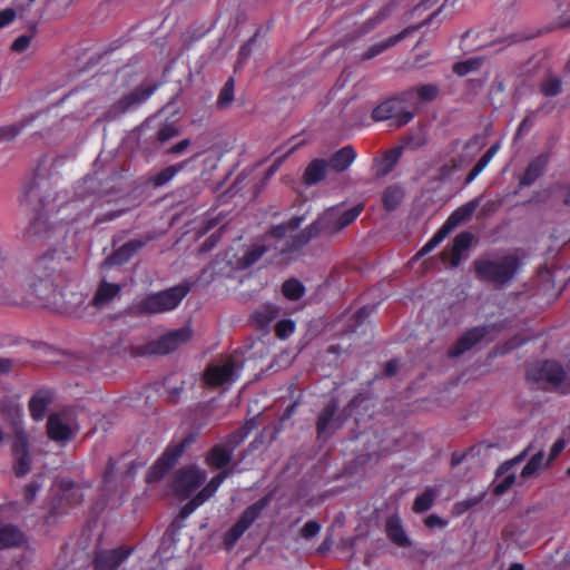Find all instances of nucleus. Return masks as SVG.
Here are the masks:
<instances>
[{
	"label": "nucleus",
	"mask_w": 570,
	"mask_h": 570,
	"mask_svg": "<svg viewBox=\"0 0 570 570\" xmlns=\"http://www.w3.org/2000/svg\"><path fill=\"white\" fill-rule=\"evenodd\" d=\"M69 279L63 261L55 250L39 256L31 266L27 281L31 292L48 304H57Z\"/></svg>",
	"instance_id": "nucleus-1"
},
{
	"label": "nucleus",
	"mask_w": 570,
	"mask_h": 570,
	"mask_svg": "<svg viewBox=\"0 0 570 570\" xmlns=\"http://www.w3.org/2000/svg\"><path fill=\"white\" fill-rule=\"evenodd\" d=\"M49 183L43 178H36L23 193L24 202L32 207L35 216L31 219L26 237L31 242L49 240L61 236L63 228L56 222H49L50 214L56 212V204L50 195H43Z\"/></svg>",
	"instance_id": "nucleus-2"
},
{
	"label": "nucleus",
	"mask_w": 570,
	"mask_h": 570,
	"mask_svg": "<svg viewBox=\"0 0 570 570\" xmlns=\"http://www.w3.org/2000/svg\"><path fill=\"white\" fill-rule=\"evenodd\" d=\"M363 205L358 204L350 209L333 206L326 209L311 225L305 227L292 239L291 246L282 248L283 253L297 252L320 235H335L352 224L362 213Z\"/></svg>",
	"instance_id": "nucleus-3"
},
{
	"label": "nucleus",
	"mask_w": 570,
	"mask_h": 570,
	"mask_svg": "<svg viewBox=\"0 0 570 570\" xmlns=\"http://www.w3.org/2000/svg\"><path fill=\"white\" fill-rule=\"evenodd\" d=\"M521 265L520 258L513 254L499 257L482 256L473 262L476 278L497 286L509 285L515 278Z\"/></svg>",
	"instance_id": "nucleus-4"
},
{
	"label": "nucleus",
	"mask_w": 570,
	"mask_h": 570,
	"mask_svg": "<svg viewBox=\"0 0 570 570\" xmlns=\"http://www.w3.org/2000/svg\"><path fill=\"white\" fill-rule=\"evenodd\" d=\"M527 379L546 391L570 394V374L556 361L531 364L527 371Z\"/></svg>",
	"instance_id": "nucleus-5"
},
{
	"label": "nucleus",
	"mask_w": 570,
	"mask_h": 570,
	"mask_svg": "<svg viewBox=\"0 0 570 570\" xmlns=\"http://www.w3.org/2000/svg\"><path fill=\"white\" fill-rule=\"evenodd\" d=\"M190 287L179 284L161 292L150 293L135 304L139 314L154 315L174 311L179 306Z\"/></svg>",
	"instance_id": "nucleus-6"
},
{
	"label": "nucleus",
	"mask_w": 570,
	"mask_h": 570,
	"mask_svg": "<svg viewBox=\"0 0 570 570\" xmlns=\"http://www.w3.org/2000/svg\"><path fill=\"white\" fill-rule=\"evenodd\" d=\"M193 334L190 326L173 330L156 340L135 346L132 353L136 356L167 355L186 345Z\"/></svg>",
	"instance_id": "nucleus-7"
},
{
	"label": "nucleus",
	"mask_w": 570,
	"mask_h": 570,
	"mask_svg": "<svg viewBox=\"0 0 570 570\" xmlns=\"http://www.w3.org/2000/svg\"><path fill=\"white\" fill-rule=\"evenodd\" d=\"M272 495L267 494L248 505L240 514L237 522L232 525L224 534V546L227 550L235 547L244 533L254 524L261 517L263 511L269 505Z\"/></svg>",
	"instance_id": "nucleus-8"
},
{
	"label": "nucleus",
	"mask_w": 570,
	"mask_h": 570,
	"mask_svg": "<svg viewBox=\"0 0 570 570\" xmlns=\"http://www.w3.org/2000/svg\"><path fill=\"white\" fill-rule=\"evenodd\" d=\"M156 89L157 86L141 85L136 87L110 105L104 115V119L107 121H114L122 115L138 109L153 96Z\"/></svg>",
	"instance_id": "nucleus-9"
},
{
	"label": "nucleus",
	"mask_w": 570,
	"mask_h": 570,
	"mask_svg": "<svg viewBox=\"0 0 570 570\" xmlns=\"http://www.w3.org/2000/svg\"><path fill=\"white\" fill-rule=\"evenodd\" d=\"M187 444V439L175 444H169L161 456L150 468L146 478L147 482L151 483L161 480L176 465Z\"/></svg>",
	"instance_id": "nucleus-10"
},
{
	"label": "nucleus",
	"mask_w": 570,
	"mask_h": 570,
	"mask_svg": "<svg viewBox=\"0 0 570 570\" xmlns=\"http://www.w3.org/2000/svg\"><path fill=\"white\" fill-rule=\"evenodd\" d=\"M242 364L238 360L229 357L222 364H212L205 372V382L213 387L232 384L240 373Z\"/></svg>",
	"instance_id": "nucleus-11"
},
{
	"label": "nucleus",
	"mask_w": 570,
	"mask_h": 570,
	"mask_svg": "<svg viewBox=\"0 0 570 570\" xmlns=\"http://www.w3.org/2000/svg\"><path fill=\"white\" fill-rule=\"evenodd\" d=\"M207 473L198 466L179 469L174 476L173 488L183 499L190 497L206 480Z\"/></svg>",
	"instance_id": "nucleus-12"
},
{
	"label": "nucleus",
	"mask_w": 570,
	"mask_h": 570,
	"mask_svg": "<svg viewBox=\"0 0 570 570\" xmlns=\"http://www.w3.org/2000/svg\"><path fill=\"white\" fill-rule=\"evenodd\" d=\"M134 549L126 546L99 548L94 556L95 570H117L132 554Z\"/></svg>",
	"instance_id": "nucleus-13"
},
{
	"label": "nucleus",
	"mask_w": 570,
	"mask_h": 570,
	"mask_svg": "<svg viewBox=\"0 0 570 570\" xmlns=\"http://www.w3.org/2000/svg\"><path fill=\"white\" fill-rule=\"evenodd\" d=\"M372 117L375 121L393 120L397 127L409 124L413 118V112L403 107L399 98H391L373 109Z\"/></svg>",
	"instance_id": "nucleus-14"
},
{
	"label": "nucleus",
	"mask_w": 570,
	"mask_h": 570,
	"mask_svg": "<svg viewBox=\"0 0 570 570\" xmlns=\"http://www.w3.org/2000/svg\"><path fill=\"white\" fill-rule=\"evenodd\" d=\"M531 444L521 451L514 458L504 461L498 468L494 480L492 481V492L497 495L505 493L515 482V474L511 470L519 463H521L529 454Z\"/></svg>",
	"instance_id": "nucleus-15"
},
{
	"label": "nucleus",
	"mask_w": 570,
	"mask_h": 570,
	"mask_svg": "<svg viewBox=\"0 0 570 570\" xmlns=\"http://www.w3.org/2000/svg\"><path fill=\"white\" fill-rule=\"evenodd\" d=\"M76 428L69 417L63 414H51L47 421V433L50 440L58 443L68 442L76 433Z\"/></svg>",
	"instance_id": "nucleus-16"
},
{
	"label": "nucleus",
	"mask_w": 570,
	"mask_h": 570,
	"mask_svg": "<svg viewBox=\"0 0 570 570\" xmlns=\"http://www.w3.org/2000/svg\"><path fill=\"white\" fill-rule=\"evenodd\" d=\"M337 409V401L331 400L321 411L316 422L318 438L327 439L341 426L340 420L335 417Z\"/></svg>",
	"instance_id": "nucleus-17"
},
{
	"label": "nucleus",
	"mask_w": 570,
	"mask_h": 570,
	"mask_svg": "<svg viewBox=\"0 0 570 570\" xmlns=\"http://www.w3.org/2000/svg\"><path fill=\"white\" fill-rule=\"evenodd\" d=\"M303 222H304L303 216H294L289 220L272 227L271 230L267 234H265L263 237H269L271 243L273 244L272 249H274L275 252H278L281 255H289L293 252L283 253L282 248L289 247L292 239L294 237L286 240L285 244H283L281 247H278L276 245L275 240H281L284 237H286L289 232H294V230L298 229Z\"/></svg>",
	"instance_id": "nucleus-18"
},
{
	"label": "nucleus",
	"mask_w": 570,
	"mask_h": 570,
	"mask_svg": "<svg viewBox=\"0 0 570 570\" xmlns=\"http://www.w3.org/2000/svg\"><path fill=\"white\" fill-rule=\"evenodd\" d=\"M121 289L120 284L102 279L90 301V305L97 309L108 308L114 301L120 298Z\"/></svg>",
	"instance_id": "nucleus-19"
},
{
	"label": "nucleus",
	"mask_w": 570,
	"mask_h": 570,
	"mask_svg": "<svg viewBox=\"0 0 570 570\" xmlns=\"http://www.w3.org/2000/svg\"><path fill=\"white\" fill-rule=\"evenodd\" d=\"M273 244L269 237H262L248 247L243 256L238 258L236 267L246 269L256 264L266 253L271 252Z\"/></svg>",
	"instance_id": "nucleus-20"
},
{
	"label": "nucleus",
	"mask_w": 570,
	"mask_h": 570,
	"mask_svg": "<svg viewBox=\"0 0 570 570\" xmlns=\"http://www.w3.org/2000/svg\"><path fill=\"white\" fill-rule=\"evenodd\" d=\"M385 532L389 540L399 548H411L412 541L405 532L397 514L391 515L385 521Z\"/></svg>",
	"instance_id": "nucleus-21"
},
{
	"label": "nucleus",
	"mask_w": 570,
	"mask_h": 570,
	"mask_svg": "<svg viewBox=\"0 0 570 570\" xmlns=\"http://www.w3.org/2000/svg\"><path fill=\"white\" fill-rule=\"evenodd\" d=\"M487 334L485 327H474L466 331L449 351V356L456 357L469 351L478 342H480Z\"/></svg>",
	"instance_id": "nucleus-22"
},
{
	"label": "nucleus",
	"mask_w": 570,
	"mask_h": 570,
	"mask_svg": "<svg viewBox=\"0 0 570 570\" xmlns=\"http://www.w3.org/2000/svg\"><path fill=\"white\" fill-rule=\"evenodd\" d=\"M479 198H474L462 205L448 217L442 227L445 228L450 234L459 225L471 218L475 209L479 207Z\"/></svg>",
	"instance_id": "nucleus-23"
},
{
	"label": "nucleus",
	"mask_w": 570,
	"mask_h": 570,
	"mask_svg": "<svg viewBox=\"0 0 570 570\" xmlns=\"http://www.w3.org/2000/svg\"><path fill=\"white\" fill-rule=\"evenodd\" d=\"M548 163H549V156L548 154H541L539 156H537L535 158H533L523 176L521 177L519 184L521 187H528V186H531L532 184H534V181L543 175L547 166H548Z\"/></svg>",
	"instance_id": "nucleus-24"
},
{
	"label": "nucleus",
	"mask_w": 570,
	"mask_h": 570,
	"mask_svg": "<svg viewBox=\"0 0 570 570\" xmlns=\"http://www.w3.org/2000/svg\"><path fill=\"white\" fill-rule=\"evenodd\" d=\"M151 237L146 239H131L120 246L110 257V264H125L127 263L139 249H141Z\"/></svg>",
	"instance_id": "nucleus-25"
},
{
	"label": "nucleus",
	"mask_w": 570,
	"mask_h": 570,
	"mask_svg": "<svg viewBox=\"0 0 570 570\" xmlns=\"http://www.w3.org/2000/svg\"><path fill=\"white\" fill-rule=\"evenodd\" d=\"M356 156L355 149L351 145H347L335 151L327 164L333 170L343 173L350 168L356 159Z\"/></svg>",
	"instance_id": "nucleus-26"
},
{
	"label": "nucleus",
	"mask_w": 570,
	"mask_h": 570,
	"mask_svg": "<svg viewBox=\"0 0 570 570\" xmlns=\"http://www.w3.org/2000/svg\"><path fill=\"white\" fill-rule=\"evenodd\" d=\"M23 542L24 535L16 525L0 520V551L19 547Z\"/></svg>",
	"instance_id": "nucleus-27"
},
{
	"label": "nucleus",
	"mask_w": 570,
	"mask_h": 570,
	"mask_svg": "<svg viewBox=\"0 0 570 570\" xmlns=\"http://www.w3.org/2000/svg\"><path fill=\"white\" fill-rule=\"evenodd\" d=\"M234 451L224 443L214 445L206 455V463L217 470L224 469L232 461Z\"/></svg>",
	"instance_id": "nucleus-28"
},
{
	"label": "nucleus",
	"mask_w": 570,
	"mask_h": 570,
	"mask_svg": "<svg viewBox=\"0 0 570 570\" xmlns=\"http://www.w3.org/2000/svg\"><path fill=\"white\" fill-rule=\"evenodd\" d=\"M328 167V164L325 159L316 158L313 159L306 167L304 175H303V181L304 184L312 186L321 180H323L326 176V169Z\"/></svg>",
	"instance_id": "nucleus-29"
},
{
	"label": "nucleus",
	"mask_w": 570,
	"mask_h": 570,
	"mask_svg": "<svg viewBox=\"0 0 570 570\" xmlns=\"http://www.w3.org/2000/svg\"><path fill=\"white\" fill-rule=\"evenodd\" d=\"M411 29L410 28H406L404 30H402L401 32H399L397 35L395 36H392L390 38H387L386 40L384 41H381V42H377V43H374L373 46H371L364 53H363V59L365 60H370L376 56H379L380 53H382L383 51H385L386 49L395 46L396 43H399L400 41H402L403 39H405L407 37V35L410 33Z\"/></svg>",
	"instance_id": "nucleus-30"
},
{
	"label": "nucleus",
	"mask_w": 570,
	"mask_h": 570,
	"mask_svg": "<svg viewBox=\"0 0 570 570\" xmlns=\"http://www.w3.org/2000/svg\"><path fill=\"white\" fill-rule=\"evenodd\" d=\"M472 243V234L469 232H463L458 234L453 239V245L451 248V266L456 267L460 265L462 261V253L466 250Z\"/></svg>",
	"instance_id": "nucleus-31"
},
{
	"label": "nucleus",
	"mask_w": 570,
	"mask_h": 570,
	"mask_svg": "<svg viewBox=\"0 0 570 570\" xmlns=\"http://www.w3.org/2000/svg\"><path fill=\"white\" fill-rule=\"evenodd\" d=\"M550 460H544L543 450H539L531 456L528 463L523 466L520 476L524 480L537 476L540 471L549 466Z\"/></svg>",
	"instance_id": "nucleus-32"
},
{
	"label": "nucleus",
	"mask_w": 570,
	"mask_h": 570,
	"mask_svg": "<svg viewBox=\"0 0 570 570\" xmlns=\"http://www.w3.org/2000/svg\"><path fill=\"white\" fill-rule=\"evenodd\" d=\"M190 163V159L183 160L180 163H177L175 165L168 166L167 168L160 170L159 173L155 174L150 177L149 181L155 187H160L170 181L178 173L184 170L187 165Z\"/></svg>",
	"instance_id": "nucleus-33"
},
{
	"label": "nucleus",
	"mask_w": 570,
	"mask_h": 570,
	"mask_svg": "<svg viewBox=\"0 0 570 570\" xmlns=\"http://www.w3.org/2000/svg\"><path fill=\"white\" fill-rule=\"evenodd\" d=\"M402 154L401 148L390 150L382 159L374 165V171L377 177L387 175L393 170Z\"/></svg>",
	"instance_id": "nucleus-34"
},
{
	"label": "nucleus",
	"mask_w": 570,
	"mask_h": 570,
	"mask_svg": "<svg viewBox=\"0 0 570 570\" xmlns=\"http://www.w3.org/2000/svg\"><path fill=\"white\" fill-rule=\"evenodd\" d=\"M135 473V465L131 464L126 472L118 476L116 473V462L110 458L104 473V483L106 485H111L114 482L119 480V482L124 484L128 480L132 479Z\"/></svg>",
	"instance_id": "nucleus-35"
},
{
	"label": "nucleus",
	"mask_w": 570,
	"mask_h": 570,
	"mask_svg": "<svg viewBox=\"0 0 570 570\" xmlns=\"http://www.w3.org/2000/svg\"><path fill=\"white\" fill-rule=\"evenodd\" d=\"M439 495V489L428 487L422 493L416 495L414 499L412 509L415 513H423L428 511L434 503L436 497Z\"/></svg>",
	"instance_id": "nucleus-36"
},
{
	"label": "nucleus",
	"mask_w": 570,
	"mask_h": 570,
	"mask_svg": "<svg viewBox=\"0 0 570 570\" xmlns=\"http://www.w3.org/2000/svg\"><path fill=\"white\" fill-rule=\"evenodd\" d=\"M281 313L278 306L274 304H265L254 314V320L261 328L267 327Z\"/></svg>",
	"instance_id": "nucleus-37"
},
{
	"label": "nucleus",
	"mask_w": 570,
	"mask_h": 570,
	"mask_svg": "<svg viewBox=\"0 0 570 570\" xmlns=\"http://www.w3.org/2000/svg\"><path fill=\"white\" fill-rule=\"evenodd\" d=\"M49 401H50V397L41 392L37 393L36 395H33L31 397V400L29 402V410H30L31 416L36 421H40L43 419V416L47 412V409H48Z\"/></svg>",
	"instance_id": "nucleus-38"
},
{
	"label": "nucleus",
	"mask_w": 570,
	"mask_h": 570,
	"mask_svg": "<svg viewBox=\"0 0 570 570\" xmlns=\"http://www.w3.org/2000/svg\"><path fill=\"white\" fill-rule=\"evenodd\" d=\"M562 90V79L556 75H548L540 83V92L544 97H556Z\"/></svg>",
	"instance_id": "nucleus-39"
},
{
	"label": "nucleus",
	"mask_w": 570,
	"mask_h": 570,
	"mask_svg": "<svg viewBox=\"0 0 570 570\" xmlns=\"http://www.w3.org/2000/svg\"><path fill=\"white\" fill-rule=\"evenodd\" d=\"M403 190L397 186H390L383 193V205L386 210H394L403 199Z\"/></svg>",
	"instance_id": "nucleus-40"
},
{
	"label": "nucleus",
	"mask_w": 570,
	"mask_h": 570,
	"mask_svg": "<svg viewBox=\"0 0 570 570\" xmlns=\"http://www.w3.org/2000/svg\"><path fill=\"white\" fill-rule=\"evenodd\" d=\"M11 450L12 455L30 453L28 434L22 426L16 428Z\"/></svg>",
	"instance_id": "nucleus-41"
},
{
	"label": "nucleus",
	"mask_w": 570,
	"mask_h": 570,
	"mask_svg": "<svg viewBox=\"0 0 570 570\" xmlns=\"http://www.w3.org/2000/svg\"><path fill=\"white\" fill-rule=\"evenodd\" d=\"M229 475H232V470H224L219 472L208 482V484L198 494L203 498V500L207 501L216 493V491L222 485L224 480L227 479Z\"/></svg>",
	"instance_id": "nucleus-42"
},
{
	"label": "nucleus",
	"mask_w": 570,
	"mask_h": 570,
	"mask_svg": "<svg viewBox=\"0 0 570 570\" xmlns=\"http://www.w3.org/2000/svg\"><path fill=\"white\" fill-rule=\"evenodd\" d=\"M234 90H235V82L234 78H229L224 87L222 88L218 98L216 100V106L218 109H225L230 106V104L234 100Z\"/></svg>",
	"instance_id": "nucleus-43"
},
{
	"label": "nucleus",
	"mask_w": 570,
	"mask_h": 570,
	"mask_svg": "<svg viewBox=\"0 0 570 570\" xmlns=\"http://www.w3.org/2000/svg\"><path fill=\"white\" fill-rule=\"evenodd\" d=\"M282 292L286 298L291 301H296L304 295L305 287L298 279L292 278L284 282L282 286Z\"/></svg>",
	"instance_id": "nucleus-44"
},
{
	"label": "nucleus",
	"mask_w": 570,
	"mask_h": 570,
	"mask_svg": "<svg viewBox=\"0 0 570 570\" xmlns=\"http://www.w3.org/2000/svg\"><path fill=\"white\" fill-rule=\"evenodd\" d=\"M250 428L247 425L240 426L239 429L233 431L225 440L224 444L227 448H230L233 451L239 446L245 439L249 435Z\"/></svg>",
	"instance_id": "nucleus-45"
},
{
	"label": "nucleus",
	"mask_w": 570,
	"mask_h": 570,
	"mask_svg": "<svg viewBox=\"0 0 570 570\" xmlns=\"http://www.w3.org/2000/svg\"><path fill=\"white\" fill-rule=\"evenodd\" d=\"M449 232L442 226L438 232L424 244V246L417 252L416 257L424 256L432 252L446 236Z\"/></svg>",
	"instance_id": "nucleus-46"
},
{
	"label": "nucleus",
	"mask_w": 570,
	"mask_h": 570,
	"mask_svg": "<svg viewBox=\"0 0 570 570\" xmlns=\"http://www.w3.org/2000/svg\"><path fill=\"white\" fill-rule=\"evenodd\" d=\"M412 92H415L422 101H432L439 96L440 88L435 83H424L417 86Z\"/></svg>",
	"instance_id": "nucleus-47"
},
{
	"label": "nucleus",
	"mask_w": 570,
	"mask_h": 570,
	"mask_svg": "<svg viewBox=\"0 0 570 570\" xmlns=\"http://www.w3.org/2000/svg\"><path fill=\"white\" fill-rule=\"evenodd\" d=\"M230 264L229 261H227L225 255H216L215 259L212 262V264L204 268L203 274L206 275L209 273V278L213 279L216 275H220L225 273V267Z\"/></svg>",
	"instance_id": "nucleus-48"
},
{
	"label": "nucleus",
	"mask_w": 570,
	"mask_h": 570,
	"mask_svg": "<svg viewBox=\"0 0 570 570\" xmlns=\"http://www.w3.org/2000/svg\"><path fill=\"white\" fill-rule=\"evenodd\" d=\"M14 464L13 471L18 478L24 476L31 470L30 453L13 455Z\"/></svg>",
	"instance_id": "nucleus-49"
},
{
	"label": "nucleus",
	"mask_w": 570,
	"mask_h": 570,
	"mask_svg": "<svg viewBox=\"0 0 570 570\" xmlns=\"http://www.w3.org/2000/svg\"><path fill=\"white\" fill-rule=\"evenodd\" d=\"M390 14V9L385 8L376 13L374 17L367 19L364 24L361 27L358 31V37L363 36L371 30H373L377 24H380L387 16Z\"/></svg>",
	"instance_id": "nucleus-50"
},
{
	"label": "nucleus",
	"mask_w": 570,
	"mask_h": 570,
	"mask_svg": "<svg viewBox=\"0 0 570 570\" xmlns=\"http://www.w3.org/2000/svg\"><path fill=\"white\" fill-rule=\"evenodd\" d=\"M28 124V121H22L20 124L9 125L0 128V140L11 141L13 140L22 130V128Z\"/></svg>",
	"instance_id": "nucleus-51"
},
{
	"label": "nucleus",
	"mask_w": 570,
	"mask_h": 570,
	"mask_svg": "<svg viewBox=\"0 0 570 570\" xmlns=\"http://www.w3.org/2000/svg\"><path fill=\"white\" fill-rule=\"evenodd\" d=\"M295 322L293 320H282L275 326L276 336L286 340L295 332Z\"/></svg>",
	"instance_id": "nucleus-52"
},
{
	"label": "nucleus",
	"mask_w": 570,
	"mask_h": 570,
	"mask_svg": "<svg viewBox=\"0 0 570 570\" xmlns=\"http://www.w3.org/2000/svg\"><path fill=\"white\" fill-rule=\"evenodd\" d=\"M322 529V525L316 520L307 521L301 529V537L305 540H311L316 537Z\"/></svg>",
	"instance_id": "nucleus-53"
},
{
	"label": "nucleus",
	"mask_w": 570,
	"mask_h": 570,
	"mask_svg": "<svg viewBox=\"0 0 570 570\" xmlns=\"http://www.w3.org/2000/svg\"><path fill=\"white\" fill-rule=\"evenodd\" d=\"M204 502H206L205 500H203V498L197 494L196 497H194L189 502H187L180 510V515L181 518H187L189 517L199 505H202Z\"/></svg>",
	"instance_id": "nucleus-54"
},
{
	"label": "nucleus",
	"mask_w": 570,
	"mask_h": 570,
	"mask_svg": "<svg viewBox=\"0 0 570 570\" xmlns=\"http://www.w3.org/2000/svg\"><path fill=\"white\" fill-rule=\"evenodd\" d=\"M179 134V130L174 125H164L157 132L158 140L165 142Z\"/></svg>",
	"instance_id": "nucleus-55"
},
{
	"label": "nucleus",
	"mask_w": 570,
	"mask_h": 570,
	"mask_svg": "<svg viewBox=\"0 0 570 570\" xmlns=\"http://www.w3.org/2000/svg\"><path fill=\"white\" fill-rule=\"evenodd\" d=\"M30 36L21 35L12 42L11 49L16 52H22L30 46Z\"/></svg>",
	"instance_id": "nucleus-56"
},
{
	"label": "nucleus",
	"mask_w": 570,
	"mask_h": 570,
	"mask_svg": "<svg viewBox=\"0 0 570 570\" xmlns=\"http://www.w3.org/2000/svg\"><path fill=\"white\" fill-rule=\"evenodd\" d=\"M499 149H500V142L492 145L483 154V156L478 160V163L485 168L489 165V163L492 160V158L495 156V154L499 151Z\"/></svg>",
	"instance_id": "nucleus-57"
},
{
	"label": "nucleus",
	"mask_w": 570,
	"mask_h": 570,
	"mask_svg": "<svg viewBox=\"0 0 570 570\" xmlns=\"http://www.w3.org/2000/svg\"><path fill=\"white\" fill-rule=\"evenodd\" d=\"M475 68L472 60L458 62L453 67V71L459 76H465Z\"/></svg>",
	"instance_id": "nucleus-58"
},
{
	"label": "nucleus",
	"mask_w": 570,
	"mask_h": 570,
	"mask_svg": "<svg viewBox=\"0 0 570 570\" xmlns=\"http://www.w3.org/2000/svg\"><path fill=\"white\" fill-rule=\"evenodd\" d=\"M16 18V11L12 8H7L0 11V29L9 26Z\"/></svg>",
	"instance_id": "nucleus-59"
},
{
	"label": "nucleus",
	"mask_w": 570,
	"mask_h": 570,
	"mask_svg": "<svg viewBox=\"0 0 570 570\" xmlns=\"http://www.w3.org/2000/svg\"><path fill=\"white\" fill-rule=\"evenodd\" d=\"M126 212H127V209H125V208L110 210L101 216H98L96 218V223L101 224V223L114 220V219L122 216Z\"/></svg>",
	"instance_id": "nucleus-60"
},
{
	"label": "nucleus",
	"mask_w": 570,
	"mask_h": 570,
	"mask_svg": "<svg viewBox=\"0 0 570 570\" xmlns=\"http://www.w3.org/2000/svg\"><path fill=\"white\" fill-rule=\"evenodd\" d=\"M39 489H40V485L37 482H31L30 484L26 485L23 495H24V500L27 503L33 502Z\"/></svg>",
	"instance_id": "nucleus-61"
},
{
	"label": "nucleus",
	"mask_w": 570,
	"mask_h": 570,
	"mask_svg": "<svg viewBox=\"0 0 570 570\" xmlns=\"http://www.w3.org/2000/svg\"><path fill=\"white\" fill-rule=\"evenodd\" d=\"M73 498L72 503L76 504L81 501L82 494H80V488L70 483L67 489L63 490V498Z\"/></svg>",
	"instance_id": "nucleus-62"
},
{
	"label": "nucleus",
	"mask_w": 570,
	"mask_h": 570,
	"mask_svg": "<svg viewBox=\"0 0 570 570\" xmlns=\"http://www.w3.org/2000/svg\"><path fill=\"white\" fill-rule=\"evenodd\" d=\"M424 523L428 528H445L448 525V521L440 518L438 514H431L425 520Z\"/></svg>",
	"instance_id": "nucleus-63"
},
{
	"label": "nucleus",
	"mask_w": 570,
	"mask_h": 570,
	"mask_svg": "<svg viewBox=\"0 0 570 570\" xmlns=\"http://www.w3.org/2000/svg\"><path fill=\"white\" fill-rule=\"evenodd\" d=\"M564 446H566L564 440H562V439L557 440L550 449L548 460H550V462L552 460H554L563 451Z\"/></svg>",
	"instance_id": "nucleus-64"
}]
</instances>
